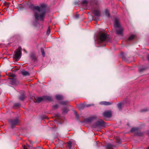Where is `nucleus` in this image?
Here are the masks:
<instances>
[{"mask_svg":"<svg viewBox=\"0 0 149 149\" xmlns=\"http://www.w3.org/2000/svg\"><path fill=\"white\" fill-rule=\"evenodd\" d=\"M145 69L143 68H139V70L140 72H141L144 70Z\"/></svg>","mask_w":149,"mask_h":149,"instance_id":"473e14b6","label":"nucleus"},{"mask_svg":"<svg viewBox=\"0 0 149 149\" xmlns=\"http://www.w3.org/2000/svg\"><path fill=\"white\" fill-rule=\"evenodd\" d=\"M89 3L90 5H91L92 4L91 2H89L87 0H83L81 2V4L82 5L85 6H87L88 4Z\"/></svg>","mask_w":149,"mask_h":149,"instance_id":"f8f14e48","label":"nucleus"},{"mask_svg":"<svg viewBox=\"0 0 149 149\" xmlns=\"http://www.w3.org/2000/svg\"><path fill=\"white\" fill-rule=\"evenodd\" d=\"M58 105L56 104L53 106V108L55 109L57 108L58 107Z\"/></svg>","mask_w":149,"mask_h":149,"instance_id":"2f4dec72","label":"nucleus"},{"mask_svg":"<svg viewBox=\"0 0 149 149\" xmlns=\"http://www.w3.org/2000/svg\"><path fill=\"white\" fill-rule=\"evenodd\" d=\"M35 100L36 102L38 103H40L42 101H43V97H36L35 98Z\"/></svg>","mask_w":149,"mask_h":149,"instance_id":"2eb2a0df","label":"nucleus"},{"mask_svg":"<svg viewBox=\"0 0 149 149\" xmlns=\"http://www.w3.org/2000/svg\"><path fill=\"white\" fill-rule=\"evenodd\" d=\"M41 52L43 56L44 57L45 56V53L44 52V49L42 48H41Z\"/></svg>","mask_w":149,"mask_h":149,"instance_id":"b1692460","label":"nucleus"},{"mask_svg":"<svg viewBox=\"0 0 149 149\" xmlns=\"http://www.w3.org/2000/svg\"><path fill=\"white\" fill-rule=\"evenodd\" d=\"M95 127H103L105 125L104 122L102 119H99L97 121Z\"/></svg>","mask_w":149,"mask_h":149,"instance_id":"0eeeda50","label":"nucleus"},{"mask_svg":"<svg viewBox=\"0 0 149 149\" xmlns=\"http://www.w3.org/2000/svg\"><path fill=\"white\" fill-rule=\"evenodd\" d=\"M147 58L148 61H149V55H148Z\"/></svg>","mask_w":149,"mask_h":149,"instance_id":"c9c22d12","label":"nucleus"},{"mask_svg":"<svg viewBox=\"0 0 149 149\" xmlns=\"http://www.w3.org/2000/svg\"><path fill=\"white\" fill-rule=\"evenodd\" d=\"M105 13L106 15H107L108 17H110V15L109 14V10L106 9L105 10Z\"/></svg>","mask_w":149,"mask_h":149,"instance_id":"5701e85b","label":"nucleus"},{"mask_svg":"<svg viewBox=\"0 0 149 149\" xmlns=\"http://www.w3.org/2000/svg\"><path fill=\"white\" fill-rule=\"evenodd\" d=\"M110 41L108 34L105 33H102L100 34L99 42H107Z\"/></svg>","mask_w":149,"mask_h":149,"instance_id":"7ed1b4c3","label":"nucleus"},{"mask_svg":"<svg viewBox=\"0 0 149 149\" xmlns=\"http://www.w3.org/2000/svg\"><path fill=\"white\" fill-rule=\"evenodd\" d=\"M74 114L75 115L76 118L77 119H79V116L77 114V113L76 111H74Z\"/></svg>","mask_w":149,"mask_h":149,"instance_id":"cd10ccee","label":"nucleus"},{"mask_svg":"<svg viewBox=\"0 0 149 149\" xmlns=\"http://www.w3.org/2000/svg\"><path fill=\"white\" fill-rule=\"evenodd\" d=\"M118 138H116V140H118Z\"/></svg>","mask_w":149,"mask_h":149,"instance_id":"58836bf2","label":"nucleus"},{"mask_svg":"<svg viewBox=\"0 0 149 149\" xmlns=\"http://www.w3.org/2000/svg\"><path fill=\"white\" fill-rule=\"evenodd\" d=\"M35 149H42L41 148H37Z\"/></svg>","mask_w":149,"mask_h":149,"instance_id":"4c0bfd02","label":"nucleus"},{"mask_svg":"<svg viewBox=\"0 0 149 149\" xmlns=\"http://www.w3.org/2000/svg\"><path fill=\"white\" fill-rule=\"evenodd\" d=\"M99 104L102 105H111L112 104V103L111 102L102 101L100 102Z\"/></svg>","mask_w":149,"mask_h":149,"instance_id":"9b49d317","label":"nucleus"},{"mask_svg":"<svg viewBox=\"0 0 149 149\" xmlns=\"http://www.w3.org/2000/svg\"><path fill=\"white\" fill-rule=\"evenodd\" d=\"M15 76L14 74L12 75V77L13 78L11 79L10 82L11 84L12 85H16L19 83L18 80L14 78Z\"/></svg>","mask_w":149,"mask_h":149,"instance_id":"1a4fd4ad","label":"nucleus"},{"mask_svg":"<svg viewBox=\"0 0 149 149\" xmlns=\"http://www.w3.org/2000/svg\"><path fill=\"white\" fill-rule=\"evenodd\" d=\"M105 146L107 149H113V145L111 144H107Z\"/></svg>","mask_w":149,"mask_h":149,"instance_id":"f3484780","label":"nucleus"},{"mask_svg":"<svg viewBox=\"0 0 149 149\" xmlns=\"http://www.w3.org/2000/svg\"><path fill=\"white\" fill-rule=\"evenodd\" d=\"M21 47H19L17 49L16 51L14 52L15 54L14 55V57L16 60L20 57L21 56Z\"/></svg>","mask_w":149,"mask_h":149,"instance_id":"20e7f679","label":"nucleus"},{"mask_svg":"<svg viewBox=\"0 0 149 149\" xmlns=\"http://www.w3.org/2000/svg\"><path fill=\"white\" fill-rule=\"evenodd\" d=\"M111 116L112 113L110 111H105L103 113V116L106 120H107L108 118H111Z\"/></svg>","mask_w":149,"mask_h":149,"instance_id":"423d86ee","label":"nucleus"},{"mask_svg":"<svg viewBox=\"0 0 149 149\" xmlns=\"http://www.w3.org/2000/svg\"><path fill=\"white\" fill-rule=\"evenodd\" d=\"M25 95L24 93H22L21 95L19 97V99L20 100L23 101L25 99Z\"/></svg>","mask_w":149,"mask_h":149,"instance_id":"a211bd4d","label":"nucleus"},{"mask_svg":"<svg viewBox=\"0 0 149 149\" xmlns=\"http://www.w3.org/2000/svg\"><path fill=\"white\" fill-rule=\"evenodd\" d=\"M96 117L95 116H93L89 118H87L85 119V121L87 122H90L94 119Z\"/></svg>","mask_w":149,"mask_h":149,"instance_id":"4468645a","label":"nucleus"},{"mask_svg":"<svg viewBox=\"0 0 149 149\" xmlns=\"http://www.w3.org/2000/svg\"><path fill=\"white\" fill-rule=\"evenodd\" d=\"M75 17L76 18H78L79 17V15L78 14H77L75 15Z\"/></svg>","mask_w":149,"mask_h":149,"instance_id":"f704fd0d","label":"nucleus"},{"mask_svg":"<svg viewBox=\"0 0 149 149\" xmlns=\"http://www.w3.org/2000/svg\"><path fill=\"white\" fill-rule=\"evenodd\" d=\"M24 149H28L26 147H24Z\"/></svg>","mask_w":149,"mask_h":149,"instance_id":"e433bc0d","label":"nucleus"},{"mask_svg":"<svg viewBox=\"0 0 149 149\" xmlns=\"http://www.w3.org/2000/svg\"><path fill=\"white\" fill-rule=\"evenodd\" d=\"M43 101L48 100L49 101H51L52 100V97L50 96L46 95L44 96L43 97Z\"/></svg>","mask_w":149,"mask_h":149,"instance_id":"ddd939ff","label":"nucleus"},{"mask_svg":"<svg viewBox=\"0 0 149 149\" xmlns=\"http://www.w3.org/2000/svg\"><path fill=\"white\" fill-rule=\"evenodd\" d=\"M30 8L33 11L35 19L43 21L46 13V5L42 4L40 6H34L31 5Z\"/></svg>","mask_w":149,"mask_h":149,"instance_id":"f257e3e1","label":"nucleus"},{"mask_svg":"<svg viewBox=\"0 0 149 149\" xmlns=\"http://www.w3.org/2000/svg\"><path fill=\"white\" fill-rule=\"evenodd\" d=\"M93 14L95 16L99 17L100 15V11L97 9H95L93 11Z\"/></svg>","mask_w":149,"mask_h":149,"instance_id":"9d476101","label":"nucleus"},{"mask_svg":"<svg viewBox=\"0 0 149 149\" xmlns=\"http://www.w3.org/2000/svg\"><path fill=\"white\" fill-rule=\"evenodd\" d=\"M139 129L137 128H132L131 130V132H134L137 134L138 135L140 136H142L143 134L142 133L139 132Z\"/></svg>","mask_w":149,"mask_h":149,"instance_id":"6e6552de","label":"nucleus"},{"mask_svg":"<svg viewBox=\"0 0 149 149\" xmlns=\"http://www.w3.org/2000/svg\"><path fill=\"white\" fill-rule=\"evenodd\" d=\"M135 37V36L133 35H131L128 38V40H133Z\"/></svg>","mask_w":149,"mask_h":149,"instance_id":"4be33fe9","label":"nucleus"},{"mask_svg":"<svg viewBox=\"0 0 149 149\" xmlns=\"http://www.w3.org/2000/svg\"><path fill=\"white\" fill-rule=\"evenodd\" d=\"M56 98L58 100H61L63 99V96L61 95H56Z\"/></svg>","mask_w":149,"mask_h":149,"instance_id":"412c9836","label":"nucleus"},{"mask_svg":"<svg viewBox=\"0 0 149 149\" xmlns=\"http://www.w3.org/2000/svg\"><path fill=\"white\" fill-rule=\"evenodd\" d=\"M50 32V28L49 27L47 32V34L49 35Z\"/></svg>","mask_w":149,"mask_h":149,"instance_id":"7c9ffc66","label":"nucleus"},{"mask_svg":"<svg viewBox=\"0 0 149 149\" xmlns=\"http://www.w3.org/2000/svg\"><path fill=\"white\" fill-rule=\"evenodd\" d=\"M92 106V105L91 104H88L86 105H85V107H90Z\"/></svg>","mask_w":149,"mask_h":149,"instance_id":"72a5a7b5","label":"nucleus"},{"mask_svg":"<svg viewBox=\"0 0 149 149\" xmlns=\"http://www.w3.org/2000/svg\"><path fill=\"white\" fill-rule=\"evenodd\" d=\"M114 26L116 31V34L122 36L124 29L121 26L119 20L117 18H116L115 19Z\"/></svg>","mask_w":149,"mask_h":149,"instance_id":"f03ea898","label":"nucleus"},{"mask_svg":"<svg viewBox=\"0 0 149 149\" xmlns=\"http://www.w3.org/2000/svg\"><path fill=\"white\" fill-rule=\"evenodd\" d=\"M20 105V104L19 103H16L14 104V106L15 107H19Z\"/></svg>","mask_w":149,"mask_h":149,"instance_id":"c756f323","label":"nucleus"},{"mask_svg":"<svg viewBox=\"0 0 149 149\" xmlns=\"http://www.w3.org/2000/svg\"><path fill=\"white\" fill-rule=\"evenodd\" d=\"M21 73L24 76H27L29 75V73L28 72L24 70H22L21 72Z\"/></svg>","mask_w":149,"mask_h":149,"instance_id":"aec40b11","label":"nucleus"},{"mask_svg":"<svg viewBox=\"0 0 149 149\" xmlns=\"http://www.w3.org/2000/svg\"><path fill=\"white\" fill-rule=\"evenodd\" d=\"M68 109L65 108L63 109V113L66 114L68 112Z\"/></svg>","mask_w":149,"mask_h":149,"instance_id":"bb28decb","label":"nucleus"},{"mask_svg":"<svg viewBox=\"0 0 149 149\" xmlns=\"http://www.w3.org/2000/svg\"><path fill=\"white\" fill-rule=\"evenodd\" d=\"M68 103V102L66 101H63L60 102V104H61L63 105H66Z\"/></svg>","mask_w":149,"mask_h":149,"instance_id":"a878e982","label":"nucleus"},{"mask_svg":"<svg viewBox=\"0 0 149 149\" xmlns=\"http://www.w3.org/2000/svg\"><path fill=\"white\" fill-rule=\"evenodd\" d=\"M148 111V109L147 108H144L141 110V112H146Z\"/></svg>","mask_w":149,"mask_h":149,"instance_id":"c85d7f7f","label":"nucleus"},{"mask_svg":"<svg viewBox=\"0 0 149 149\" xmlns=\"http://www.w3.org/2000/svg\"><path fill=\"white\" fill-rule=\"evenodd\" d=\"M72 143L71 141H69L68 143V146L69 149H71Z\"/></svg>","mask_w":149,"mask_h":149,"instance_id":"393cba45","label":"nucleus"},{"mask_svg":"<svg viewBox=\"0 0 149 149\" xmlns=\"http://www.w3.org/2000/svg\"><path fill=\"white\" fill-rule=\"evenodd\" d=\"M148 149H149V146L148 147Z\"/></svg>","mask_w":149,"mask_h":149,"instance_id":"ea45409f","label":"nucleus"},{"mask_svg":"<svg viewBox=\"0 0 149 149\" xmlns=\"http://www.w3.org/2000/svg\"><path fill=\"white\" fill-rule=\"evenodd\" d=\"M124 102H121L118 104L117 106L119 110H121L122 108L124 106Z\"/></svg>","mask_w":149,"mask_h":149,"instance_id":"dca6fc26","label":"nucleus"},{"mask_svg":"<svg viewBox=\"0 0 149 149\" xmlns=\"http://www.w3.org/2000/svg\"><path fill=\"white\" fill-rule=\"evenodd\" d=\"M77 107L79 110H81L83 109L85 106L84 104H81L78 105Z\"/></svg>","mask_w":149,"mask_h":149,"instance_id":"6ab92c4d","label":"nucleus"},{"mask_svg":"<svg viewBox=\"0 0 149 149\" xmlns=\"http://www.w3.org/2000/svg\"><path fill=\"white\" fill-rule=\"evenodd\" d=\"M8 122L12 128L14 127L19 123V121L18 118L10 120Z\"/></svg>","mask_w":149,"mask_h":149,"instance_id":"39448f33","label":"nucleus"}]
</instances>
